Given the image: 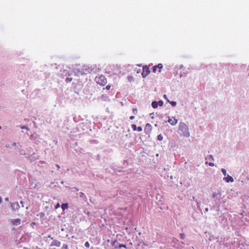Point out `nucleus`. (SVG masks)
<instances>
[{
	"label": "nucleus",
	"instance_id": "29",
	"mask_svg": "<svg viewBox=\"0 0 249 249\" xmlns=\"http://www.w3.org/2000/svg\"><path fill=\"white\" fill-rule=\"evenodd\" d=\"M68 246L67 245H66V244L63 245V247H62L63 249H68Z\"/></svg>",
	"mask_w": 249,
	"mask_h": 249
},
{
	"label": "nucleus",
	"instance_id": "15",
	"mask_svg": "<svg viewBox=\"0 0 249 249\" xmlns=\"http://www.w3.org/2000/svg\"><path fill=\"white\" fill-rule=\"evenodd\" d=\"M131 127H132V128L133 131H135L137 130V127L136 124H132L131 125Z\"/></svg>",
	"mask_w": 249,
	"mask_h": 249
},
{
	"label": "nucleus",
	"instance_id": "5",
	"mask_svg": "<svg viewBox=\"0 0 249 249\" xmlns=\"http://www.w3.org/2000/svg\"><path fill=\"white\" fill-rule=\"evenodd\" d=\"M11 208L13 212L18 211L20 208V206L18 202L11 203Z\"/></svg>",
	"mask_w": 249,
	"mask_h": 249
},
{
	"label": "nucleus",
	"instance_id": "16",
	"mask_svg": "<svg viewBox=\"0 0 249 249\" xmlns=\"http://www.w3.org/2000/svg\"><path fill=\"white\" fill-rule=\"evenodd\" d=\"M127 78L129 81L130 82H131L134 80V78L132 76H128Z\"/></svg>",
	"mask_w": 249,
	"mask_h": 249
},
{
	"label": "nucleus",
	"instance_id": "12",
	"mask_svg": "<svg viewBox=\"0 0 249 249\" xmlns=\"http://www.w3.org/2000/svg\"><path fill=\"white\" fill-rule=\"evenodd\" d=\"M152 107L154 108H157V107H158V103H157V102H156V101H153V102L152 103Z\"/></svg>",
	"mask_w": 249,
	"mask_h": 249
},
{
	"label": "nucleus",
	"instance_id": "13",
	"mask_svg": "<svg viewBox=\"0 0 249 249\" xmlns=\"http://www.w3.org/2000/svg\"><path fill=\"white\" fill-rule=\"evenodd\" d=\"M157 66V68H158L159 69V72H160L161 71V69L163 67L162 64L160 63V64H159Z\"/></svg>",
	"mask_w": 249,
	"mask_h": 249
},
{
	"label": "nucleus",
	"instance_id": "37",
	"mask_svg": "<svg viewBox=\"0 0 249 249\" xmlns=\"http://www.w3.org/2000/svg\"><path fill=\"white\" fill-rule=\"evenodd\" d=\"M2 201V198L1 197V196H0V203Z\"/></svg>",
	"mask_w": 249,
	"mask_h": 249
},
{
	"label": "nucleus",
	"instance_id": "24",
	"mask_svg": "<svg viewBox=\"0 0 249 249\" xmlns=\"http://www.w3.org/2000/svg\"><path fill=\"white\" fill-rule=\"evenodd\" d=\"M119 248H126V246L125 245H124V244H119Z\"/></svg>",
	"mask_w": 249,
	"mask_h": 249
},
{
	"label": "nucleus",
	"instance_id": "3",
	"mask_svg": "<svg viewBox=\"0 0 249 249\" xmlns=\"http://www.w3.org/2000/svg\"><path fill=\"white\" fill-rule=\"evenodd\" d=\"M92 71V69L91 67L89 66L84 65L81 69V72L83 74H87L91 73Z\"/></svg>",
	"mask_w": 249,
	"mask_h": 249
},
{
	"label": "nucleus",
	"instance_id": "28",
	"mask_svg": "<svg viewBox=\"0 0 249 249\" xmlns=\"http://www.w3.org/2000/svg\"><path fill=\"white\" fill-rule=\"evenodd\" d=\"M110 88H111V86L110 85H107L106 86V87L105 88H104L103 89H106L107 90H109L110 89Z\"/></svg>",
	"mask_w": 249,
	"mask_h": 249
},
{
	"label": "nucleus",
	"instance_id": "26",
	"mask_svg": "<svg viewBox=\"0 0 249 249\" xmlns=\"http://www.w3.org/2000/svg\"><path fill=\"white\" fill-rule=\"evenodd\" d=\"M181 239H184L185 238V235L183 233H180Z\"/></svg>",
	"mask_w": 249,
	"mask_h": 249
},
{
	"label": "nucleus",
	"instance_id": "30",
	"mask_svg": "<svg viewBox=\"0 0 249 249\" xmlns=\"http://www.w3.org/2000/svg\"><path fill=\"white\" fill-rule=\"evenodd\" d=\"M72 80V78H66V81L67 82H71Z\"/></svg>",
	"mask_w": 249,
	"mask_h": 249
},
{
	"label": "nucleus",
	"instance_id": "43",
	"mask_svg": "<svg viewBox=\"0 0 249 249\" xmlns=\"http://www.w3.org/2000/svg\"><path fill=\"white\" fill-rule=\"evenodd\" d=\"M8 200V198H5V200Z\"/></svg>",
	"mask_w": 249,
	"mask_h": 249
},
{
	"label": "nucleus",
	"instance_id": "20",
	"mask_svg": "<svg viewBox=\"0 0 249 249\" xmlns=\"http://www.w3.org/2000/svg\"><path fill=\"white\" fill-rule=\"evenodd\" d=\"M157 66H154L153 68V72L156 73L157 72Z\"/></svg>",
	"mask_w": 249,
	"mask_h": 249
},
{
	"label": "nucleus",
	"instance_id": "2",
	"mask_svg": "<svg viewBox=\"0 0 249 249\" xmlns=\"http://www.w3.org/2000/svg\"><path fill=\"white\" fill-rule=\"evenodd\" d=\"M95 80L98 84L102 86H105L107 83V79L103 75L97 76L95 78Z\"/></svg>",
	"mask_w": 249,
	"mask_h": 249
},
{
	"label": "nucleus",
	"instance_id": "44",
	"mask_svg": "<svg viewBox=\"0 0 249 249\" xmlns=\"http://www.w3.org/2000/svg\"><path fill=\"white\" fill-rule=\"evenodd\" d=\"M24 249H28L27 248H26V247H24Z\"/></svg>",
	"mask_w": 249,
	"mask_h": 249
},
{
	"label": "nucleus",
	"instance_id": "25",
	"mask_svg": "<svg viewBox=\"0 0 249 249\" xmlns=\"http://www.w3.org/2000/svg\"><path fill=\"white\" fill-rule=\"evenodd\" d=\"M142 127L141 126H139V127H137V130L139 132L142 131Z\"/></svg>",
	"mask_w": 249,
	"mask_h": 249
},
{
	"label": "nucleus",
	"instance_id": "1",
	"mask_svg": "<svg viewBox=\"0 0 249 249\" xmlns=\"http://www.w3.org/2000/svg\"><path fill=\"white\" fill-rule=\"evenodd\" d=\"M179 130L181 131L182 135L184 136H189L190 134L188 127L184 123H180L179 124Z\"/></svg>",
	"mask_w": 249,
	"mask_h": 249
},
{
	"label": "nucleus",
	"instance_id": "27",
	"mask_svg": "<svg viewBox=\"0 0 249 249\" xmlns=\"http://www.w3.org/2000/svg\"><path fill=\"white\" fill-rule=\"evenodd\" d=\"M85 246L87 248H89V243L88 242H86L85 244Z\"/></svg>",
	"mask_w": 249,
	"mask_h": 249
},
{
	"label": "nucleus",
	"instance_id": "38",
	"mask_svg": "<svg viewBox=\"0 0 249 249\" xmlns=\"http://www.w3.org/2000/svg\"><path fill=\"white\" fill-rule=\"evenodd\" d=\"M205 211L206 212H208V208H206L205 209Z\"/></svg>",
	"mask_w": 249,
	"mask_h": 249
},
{
	"label": "nucleus",
	"instance_id": "18",
	"mask_svg": "<svg viewBox=\"0 0 249 249\" xmlns=\"http://www.w3.org/2000/svg\"><path fill=\"white\" fill-rule=\"evenodd\" d=\"M158 140L159 141H162L163 140V137L161 134L158 136Z\"/></svg>",
	"mask_w": 249,
	"mask_h": 249
},
{
	"label": "nucleus",
	"instance_id": "14",
	"mask_svg": "<svg viewBox=\"0 0 249 249\" xmlns=\"http://www.w3.org/2000/svg\"><path fill=\"white\" fill-rule=\"evenodd\" d=\"M221 195V192L219 193L218 194L214 192V193H213V195H212V197L213 198H215L218 195Z\"/></svg>",
	"mask_w": 249,
	"mask_h": 249
},
{
	"label": "nucleus",
	"instance_id": "31",
	"mask_svg": "<svg viewBox=\"0 0 249 249\" xmlns=\"http://www.w3.org/2000/svg\"><path fill=\"white\" fill-rule=\"evenodd\" d=\"M60 204H59V203H57V204L56 205L55 207V209H57V208H59V207H60Z\"/></svg>",
	"mask_w": 249,
	"mask_h": 249
},
{
	"label": "nucleus",
	"instance_id": "19",
	"mask_svg": "<svg viewBox=\"0 0 249 249\" xmlns=\"http://www.w3.org/2000/svg\"><path fill=\"white\" fill-rule=\"evenodd\" d=\"M168 101L169 102V101L168 100ZM170 103L173 106V107H175L177 105V103L175 101H171V102H170Z\"/></svg>",
	"mask_w": 249,
	"mask_h": 249
},
{
	"label": "nucleus",
	"instance_id": "11",
	"mask_svg": "<svg viewBox=\"0 0 249 249\" xmlns=\"http://www.w3.org/2000/svg\"><path fill=\"white\" fill-rule=\"evenodd\" d=\"M61 208L63 211L68 209V203H64L61 205Z\"/></svg>",
	"mask_w": 249,
	"mask_h": 249
},
{
	"label": "nucleus",
	"instance_id": "10",
	"mask_svg": "<svg viewBox=\"0 0 249 249\" xmlns=\"http://www.w3.org/2000/svg\"><path fill=\"white\" fill-rule=\"evenodd\" d=\"M224 179L227 182H233V179L232 177L230 176V175H228L226 177L224 178Z\"/></svg>",
	"mask_w": 249,
	"mask_h": 249
},
{
	"label": "nucleus",
	"instance_id": "46",
	"mask_svg": "<svg viewBox=\"0 0 249 249\" xmlns=\"http://www.w3.org/2000/svg\"><path fill=\"white\" fill-rule=\"evenodd\" d=\"M0 128H1V126H0Z\"/></svg>",
	"mask_w": 249,
	"mask_h": 249
},
{
	"label": "nucleus",
	"instance_id": "23",
	"mask_svg": "<svg viewBox=\"0 0 249 249\" xmlns=\"http://www.w3.org/2000/svg\"><path fill=\"white\" fill-rule=\"evenodd\" d=\"M111 245L112 246H115L116 244H118L117 240H114L111 242Z\"/></svg>",
	"mask_w": 249,
	"mask_h": 249
},
{
	"label": "nucleus",
	"instance_id": "17",
	"mask_svg": "<svg viewBox=\"0 0 249 249\" xmlns=\"http://www.w3.org/2000/svg\"><path fill=\"white\" fill-rule=\"evenodd\" d=\"M132 111H133V113L135 114V115H136L138 113V110H137V109L136 108H133L132 109Z\"/></svg>",
	"mask_w": 249,
	"mask_h": 249
},
{
	"label": "nucleus",
	"instance_id": "36",
	"mask_svg": "<svg viewBox=\"0 0 249 249\" xmlns=\"http://www.w3.org/2000/svg\"><path fill=\"white\" fill-rule=\"evenodd\" d=\"M36 222H32V224H31V225L33 226V225H36Z\"/></svg>",
	"mask_w": 249,
	"mask_h": 249
},
{
	"label": "nucleus",
	"instance_id": "4",
	"mask_svg": "<svg viewBox=\"0 0 249 249\" xmlns=\"http://www.w3.org/2000/svg\"><path fill=\"white\" fill-rule=\"evenodd\" d=\"M149 68L147 66H144L142 68V73L143 78L145 77L150 73Z\"/></svg>",
	"mask_w": 249,
	"mask_h": 249
},
{
	"label": "nucleus",
	"instance_id": "34",
	"mask_svg": "<svg viewBox=\"0 0 249 249\" xmlns=\"http://www.w3.org/2000/svg\"><path fill=\"white\" fill-rule=\"evenodd\" d=\"M21 128L22 129H28L27 127H26V126H21Z\"/></svg>",
	"mask_w": 249,
	"mask_h": 249
},
{
	"label": "nucleus",
	"instance_id": "42",
	"mask_svg": "<svg viewBox=\"0 0 249 249\" xmlns=\"http://www.w3.org/2000/svg\"><path fill=\"white\" fill-rule=\"evenodd\" d=\"M56 166H57V167L58 168H60V167H59V166L58 165H56Z\"/></svg>",
	"mask_w": 249,
	"mask_h": 249
},
{
	"label": "nucleus",
	"instance_id": "45",
	"mask_svg": "<svg viewBox=\"0 0 249 249\" xmlns=\"http://www.w3.org/2000/svg\"><path fill=\"white\" fill-rule=\"evenodd\" d=\"M115 249L117 248V246H115Z\"/></svg>",
	"mask_w": 249,
	"mask_h": 249
},
{
	"label": "nucleus",
	"instance_id": "39",
	"mask_svg": "<svg viewBox=\"0 0 249 249\" xmlns=\"http://www.w3.org/2000/svg\"><path fill=\"white\" fill-rule=\"evenodd\" d=\"M210 158H212V159L213 160V157H212V155H210Z\"/></svg>",
	"mask_w": 249,
	"mask_h": 249
},
{
	"label": "nucleus",
	"instance_id": "9",
	"mask_svg": "<svg viewBox=\"0 0 249 249\" xmlns=\"http://www.w3.org/2000/svg\"><path fill=\"white\" fill-rule=\"evenodd\" d=\"M21 223V220L19 218L14 219L12 221V224L14 225H19Z\"/></svg>",
	"mask_w": 249,
	"mask_h": 249
},
{
	"label": "nucleus",
	"instance_id": "33",
	"mask_svg": "<svg viewBox=\"0 0 249 249\" xmlns=\"http://www.w3.org/2000/svg\"><path fill=\"white\" fill-rule=\"evenodd\" d=\"M44 215H45V214H44V213H40V217H43Z\"/></svg>",
	"mask_w": 249,
	"mask_h": 249
},
{
	"label": "nucleus",
	"instance_id": "6",
	"mask_svg": "<svg viewBox=\"0 0 249 249\" xmlns=\"http://www.w3.org/2000/svg\"><path fill=\"white\" fill-rule=\"evenodd\" d=\"M152 125L150 124L147 123L146 124L144 127V131L146 133H150L152 131Z\"/></svg>",
	"mask_w": 249,
	"mask_h": 249
},
{
	"label": "nucleus",
	"instance_id": "7",
	"mask_svg": "<svg viewBox=\"0 0 249 249\" xmlns=\"http://www.w3.org/2000/svg\"><path fill=\"white\" fill-rule=\"evenodd\" d=\"M61 246V243L59 241L55 240L52 242L51 244V246H56L59 247Z\"/></svg>",
	"mask_w": 249,
	"mask_h": 249
},
{
	"label": "nucleus",
	"instance_id": "22",
	"mask_svg": "<svg viewBox=\"0 0 249 249\" xmlns=\"http://www.w3.org/2000/svg\"><path fill=\"white\" fill-rule=\"evenodd\" d=\"M221 171L222 172V173L223 174V175L225 176H226L227 175V172H226V170L225 169H221Z\"/></svg>",
	"mask_w": 249,
	"mask_h": 249
},
{
	"label": "nucleus",
	"instance_id": "35",
	"mask_svg": "<svg viewBox=\"0 0 249 249\" xmlns=\"http://www.w3.org/2000/svg\"><path fill=\"white\" fill-rule=\"evenodd\" d=\"M135 117L134 116H131L130 117V120H133L134 119Z\"/></svg>",
	"mask_w": 249,
	"mask_h": 249
},
{
	"label": "nucleus",
	"instance_id": "41",
	"mask_svg": "<svg viewBox=\"0 0 249 249\" xmlns=\"http://www.w3.org/2000/svg\"><path fill=\"white\" fill-rule=\"evenodd\" d=\"M20 203H21V204H23V202L22 201H20Z\"/></svg>",
	"mask_w": 249,
	"mask_h": 249
},
{
	"label": "nucleus",
	"instance_id": "8",
	"mask_svg": "<svg viewBox=\"0 0 249 249\" xmlns=\"http://www.w3.org/2000/svg\"><path fill=\"white\" fill-rule=\"evenodd\" d=\"M168 121L172 125H175L178 123V120L175 118H169Z\"/></svg>",
	"mask_w": 249,
	"mask_h": 249
},
{
	"label": "nucleus",
	"instance_id": "21",
	"mask_svg": "<svg viewBox=\"0 0 249 249\" xmlns=\"http://www.w3.org/2000/svg\"><path fill=\"white\" fill-rule=\"evenodd\" d=\"M158 106H160V107H162L163 105V102L162 101H159L158 102Z\"/></svg>",
	"mask_w": 249,
	"mask_h": 249
},
{
	"label": "nucleus",
	"instance_id": "40",
	"mask_svg": "<svg viewBox=\"0 0 249 249\" xmlns=\"http://www.w3.org/2000/svg\"><path fill=\"white\" fill-rule=\"evenodd\" d=\"M164 97L165 99H166V95H164Z\"/></svg>",
	"mask_w": 249,
	"mask_h": 249
},
{
	"label": "nucleus",
	"instance_id": "32",
	"mask_svg": "<svg viewBox=\"0 0 249 249\" xmlns=\"http://www.w3.org/2000/svg\"><path fill=\"white\" fill-rule=\"evenodd\" d=\"M209 166L213 167V166H214V163H212V162H210V163H209Z\"/></svg>",
	"mask_w": 249,
	"mask_h": 249
}]
</instances>
